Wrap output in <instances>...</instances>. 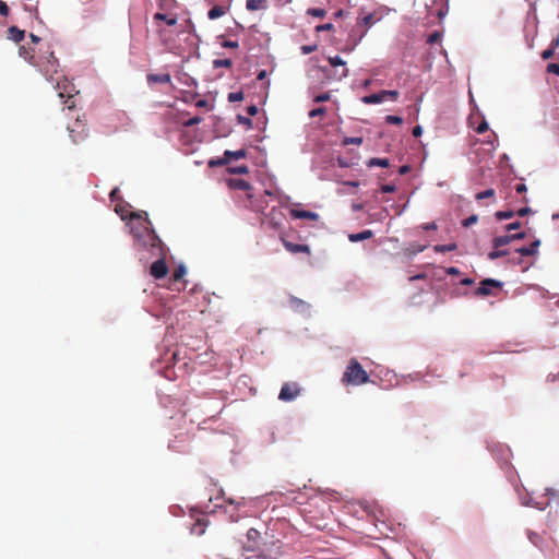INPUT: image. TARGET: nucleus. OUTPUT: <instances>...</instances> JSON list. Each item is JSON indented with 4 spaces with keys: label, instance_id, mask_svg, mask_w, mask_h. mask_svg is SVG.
Masks as SVG:
<instances>
[{
    "label": "nucleus",
    "instance_id": "obj_1",
    "mask_svg": "<svg viewBox=\"0 0 559 559\" xmlns=\"http://www.w3.org/2000/svg\"><path fill=\"white\" fill-rule=\"evenodd\" d=\"M151 222L148 221L147 213L142 211V242L150 245L153 250L157 252L155 254L160 255L158 260L152 263L150 273L156 280L163 278L168 273V266L164 260L165 248L159 237L150 229Z\"/></svg>",
    "mask_w": 559,
    "mask_h": 559
},
{
    "label": "nucleus",
    "instance_id": "obj_2",
    "mask_svg": "<svg viewBox=\"0 0 559 559\" xmlns=\"http://www.w3.org/2000/svg\"><path fill=\"white\" fill-rule=\"evenodd\" d=\"M20 55L28 59L48 81L56 82L57 86H59V80L62 78V74L59 71V60L55 57L53 51L48 49L45 55L35 57L33 55L29 56L24 47H20Z\"/></svg>",
    "mask_w": 559,
    "mask_h": 559
},
{
    "label": "nucleus",
    "instance_id": "obj_3",
    "mask_svg": "<svg viewBox=\"0 0 559 559\" xmlns=\"http://www.w3.org/2000/svg\"><path fill=\"white\" fill-rule=\"evenodd\" d=\"M115 212L121 217L122 221L130 218V222L127 223V227L136 241L140 238V233L138 231L136 226L140 221V214L133 212L132 206L123 201H119L115 204Z\"/></svg>",
    "mask_w": 559,
    "mask_h": 559
},
{
    "label": "nucleus",
    "instance_id": "obj_4",
    "mask_svg": "<svg viewBox=\"0 0 559 559\" xmlns=\"http://www.w3.org/2000/svg\"><path fill=\"white\" fill-rule=\"evenodd\" d=\"M342 381L347 384L360 385L369 381V376L356 359H352Z\"/></svg>",
    "mask_w": 559,
    "mask_h": 559
},
{
    "label": "nucleus",
    "instance_id": "obj_5",
    "mask_svg": "<svg viewBox=\"0 0 559 559\" xmlns=\"http://www.w3.org/2000/svg\"><path fill=\"white\" fill-rule=\"evenodd\" d=\"M300 393L299 385L297 383H285L278 394V400L283 402L294 401Z\"/></svg>",
    "mask_w": 559,
    "mask_h": 559
},
{
    "label": "nucleus",
    "instance_id": "obj_6",
    "mask_svg": "<svg viewBox=\"0 0 559 559\" xmlns=\"http://www.w3.org/2000/svg\"><path fill=\"white\" fill-rule=\"evenodd\" d=\"M501 286V282L493 278H486L480 283V286L476 290V295L488 296L492 293V288H500Z\"/></svg>",
    "mask_w": 559,
    "mask_h": 559
},
{
    "label": "nucleus",
    "instance_id": "obj_7",
    "mask_svg": "<svg viewBox=\"0 0 559 559\" xmlns=\"http://www.w3.org/2000/svg\"><path fill=\"white\" fill-rule=\"evenodd\" d=\"M245 156H246L245 150L225 151L224 158L222 160H218L217 164H226L230 159H240V158H243ZM210 165L211 166L216 165V162L212 160V162H210Z\"/></svg>",
    "mask_w": 559,
    "mask_h": 559
},
{
    "label": "nucleus",
    "instance_id": "obj_8",
    "mask_svg": "<svg viewBox=\"0 0 559 559\" xmlns=\"http://www.w3.org/2000/svg\"><path fill=\"white\" fill-rule=\"evenodd\" d=\"M289 305L296 312L302 314H309L310 312V305L299 298L290 297Z\"/></svg>",
    "mask_w": 559,
    "mask_h": 559
},
{
    "label": "nucleus",
    "instance_id": "obj_9",
    "mask_svg": "<svg viewBox=\"0 0 559 559\" xmlns=\"http://www.w3.org/2000/svg\"><path fill=\"white\" fill-rule=\"evenodd\" d=\"M290 215L294 218H298V219H311V221L319 219V214H317L316 212L305 211V210L292 209Z\"/></svg>",
    "mask_w": 559,
    "mask_h": 559
},
{
    "label": "nucleus",
    "instance_id": "obj_10",
    "mask_svg": "<svg viewBox=\"0 0 559 559\" xmlns=\"http://www.w3.org/2000/svg\"><path fill=\"white\" fill-rule=\"evenodd\" d=\"M539 246H540V240L536 239L528 247H521V248L515 249V253H518L520 255H524V257L534 255L538 252Z\"/></svg>",
    "mask_w": 559,
    "mask_h": 559
},
{
    "label": "nucleus",
    "instance_id": "obj_11",
    "mask_svg": "<svg viewBox=\"0 0 559 559\" xmlns=\"http://www.w3.org/2000/svg\"><path fill=\"white\" fill-rule=\"evenodd\" d=\"M519 498L521 500V503L525 507H532L536 508L540 511L545 510L548 506V503H542L533 498H530L527 496H522L521 492H519Z\"/></svg>",
    "mask_w": 559,
    "mask_h": 559
},
{
    "label": "nucleus",
    "instance_id": "obj_12",
    "mask_svg": "<svg viewBox=\"0 0 559 559\" xmlns=\"http://www.w3.org/2000/svg\"><path fill=\"white\" fill-rule=\"evenodd\" d=\"M361 102L364 104H367V105H374V104L383 103V102H385V98H384V95H383V91H381L379 93H374V94H370V95L364 96L361 98Z\"/></svg>",
    "mask_w": 559,
    "mask_h": 559
},
{
    "label": "nucleus",
    "instance_id": "obj_13",
    "mask_svg": "<svg viewBox=\"0 0 559 559\" xmlns=\"http://www.w3.org/2000/svg\"><path fill=\"white\" fill-rule=\"evenodd\" d=\"M25 32L20 29L16 26H10L8 28V38L13 40L14 43H20L24 39Z\"/></svg>",
    "mask_w": 559,
    "mask_h": 559
},
{
    "label": "nucleus",
    "instance_id": "obj_14",
    "mask_svg": "<svg viewBox=\"0 0 559 559\" xmlns=\"http://www.w3.org/2000/svg\"><path fill=\"white\" fill-rule=\"evenodd\" d=\"M147 82L150 84H167L170 82V75L168 73L148 74Z\"/></svg>",
    "mask_w": 559,
    "mask_h": 559
},
{
    "label": "nucleus",
    "instance_id": "obj_15",
    "mask_svg": "<svg viewBox=\"0 0 559 559\" xmlns=\"http://www.w3.org/2000/svg\"><path fill=\"white\" fill-rule=\"evenodd\" d=\"M283 245L292 253L310 252L309 247L307 245H297L287 240H283Z\"/></svg>",
    "mask_w": 559,
    "mask_h": 559
},
{
    "label": "nucleus",
    "instance_id": "obj_16",
    "mask_svg": "<svg viewBox=\"0 0 559 559\" xmlns=\"http://www.w3.org/2000/svg\"><path fill=\"white\" fill-rule=\"evenodd\" d=\"M382 19V16H376V12L373 13H368L364 16H359L358 17V23L360 25H365V26H372L373 24H376L377 22H379L380 20Z\"/></svg>",
    "mask_w": 559,
    "mask_h": 559
},
{
    "label": "nucleus",
    "instance_id": "obj_17",
    "mask_svg": "<svg viewBox=\"0 0 559 559\" xmlns=\"http://www.w3.org/2000/svg\"><path fill=\"white\" fill-rule=\"evenodd\" d=\"M76 123L79 124V127H81V122H80L79 119L76 120ZM68 130H69L70 136L72 138L74 143L80 142L81 140H83L87 135L84 124H82V129L80 131H78V132L74 129L70 128V127L68 128Z\"/></svg>",
    "mask_w": 559,
    "mask_h": 559
},
{
    "label": "nucleus",
    "instance_id": "obj_18",
    "mask_svg": "<svg viewBox=\"0 0 559 559\" xmlns=\"http://www.w3.org/2000/svg\"><path fill=\"white\" fill-rule=\"evenodd\" d=\"M510 242H512L511 235L497 236L492 239V247L498 249L509 245Z\"/></svg>",
    "mask_w": 559,
    "mask_h": 559
},
{
    "label": "nucleus",
    "instance_id": "obj_19",
    "mask_svg": "<svg viewBox=\"0 0 559 559\" xmlns=\"http://www.w3.org/2000/svg\"><path fill=\"white\" fill-rule=\"evenodd\" d=\"M372 237V231L369 229H366L364 231L357 233V234H349L348 239L352 242H358L365 239H369Z\"/></svg>",
    "mask_w": 559,
    "mask_h": 559
},
{
    "label": "nucleus",
    "instance_id": "obj_20",
    "mask_svg": "<svg viewBox=\"0 0 559 559\" xmlns=\"http://www.w3.org/2000/svg\"><path fill=\"white\" fill-rule=\"evenodd\" d=\"M225 14V9L223 7H219V5H215L213 7L209 12H207V17L210 20H216L221 16H223Z\"/></svg>",
    "mask_w": 559,
    "mask_h": 559
},
{
    "label": "nucleus",
    "instance_id": "obj_21",
    "mask_svg": "<svg viewBox=\"0 0 559 559\" xmlns=\"http://www.w3.org/2000/svg\"><path fill=\"white\" fill-rule=\"evenodd\" d=\"M186 440L183 438L176 437V440L169 441L168 448L173 451H181L185 448Z\"/></svg>",
    "mask_w": 559,
    "mask_h": 559
},
{
    "label": "nucleus",
    "instance_id": "obj_22",
    "mask_svg": "<svg viewBox=\"0 0 559 559\" xmlns=\"http://www.w3.org/2000/svg\"><path fill=\"white\" fill-rule=\"evenodd\" d=\"M508 254H509V251L507 249H500V248L495 249L493 248V250L488 253V259L493 261L501 257H506Z\"/></svg>",
    "mask_w": 559,
    "mask_h": 559
},
{
    "label": "nucleus",
    "instance_id": "obj_23",
    "mask_svg": "<svg viewBox=\"0 0 559 559\" xmlns=\"http://www.w3.org/2000/svg\"><path fill=\"white\" fill-rule=\"evenodd\" d=\"M369 167L373 166H380V167H388L390 165V162L388 158H371L369 159L368 164Z\"/></svg>",
    "mask_w": 559,
    "mask_h": 559
},
{
    "label": "nucleus",
    "instance_id": "obj_24",
    "mask_svg": "<svg viewBox=\"0 0 559 559\" xmlns=\"http://www.w3.org/2000/svg\"><path fill=\"white\" fill-rule=\"evenodd\" d=\"M187 274V267L183 263H180L173 274L174 281H180Z\"/></svg>",
    "mask_w": 559,
    "mask_h": 559
},
{
    "label": "nucleus",
    "instance_id": "obj_25",
    "mask_svg": "<svg viewBox=\"0 0 559 559\" xmlns=\"http://www.w3.org/2000/svg\"><path fill=\"white\" fill-rule=\"evenodd\" d=\"M455 249H456V245L454 242L448 243V245H436L433 247V250L436 252H439V253H443V252H448V251H453Z\"/></svg>",
    "mask_w": 559,
    "mask_h": 559
},
{
    "label": "nucleus",
    "instance_id": "obj_26",
    "mask_svg": "<svg viewBox=\"0 0 559 559\" xmlns=\"http://www.w3.org/2000/svg\"><path fill=\"white\" fill-rule=\"evenodd\" d=\"M260 538V532L255 528H250L247 532V539L249 543H252L253 545L258 543V539Z\"/></svg>",
    "mask_w": 559,
    "mask_h": 559
},
{
    "label": "nucleus",
    "instance_id": "obj_27",
    "mask_svg": "<svg viewBox=\"0 0 559 559\" xmlns=\"http://www.w3.org/2000/svg\"><path fill=\"white\" fill-rule=\"evenodd\" d=\"M154 19L155 20H160V21H164L166 22L169 26H173L177 23V19L176 17H168L166 14L164 13H156L154 15Z\"/></svg>",
    "mask_w": 559,
    "mask_h": 559
},
{
    "label": "nucleus",
    "instance_id": "obj_28",
    "mask_svg": "<svg viewBox=\"0 0 559 559\" xmlns=\"http://www.w3.org/2000/svg\"><path fill=\"white\" fill-rule=\"evenodd\" d=\"M205 532V523L202 521H198L191 528V533L197 535H203Z\"/></svg>",
    "mask_w": 559,
    "mask_h": 559
},
{
    "label": "nucleus",
    "instance_id": "obj_29",
    "mask_svg": "<svg viewBox=\"0 0 559 559\" xmlns=\"http://www.w3.org/2000/svg\"><path fill=\"white\" fill-rule=\"evenodd\" d=\"M233 61L230 59H216L213 61L214 68H230Z\"/></svg>",
    "mask_w": 559,
    "mask_h": 559
},
{
    "label": "nucleus",
    "instance_id": "obj_30",
    "mask_svg": "<svg viewBox=\"0 0 559 559\" xmlns=\"http://www.w3.org/2000/svg\"><path fill=\"white\" fill-rule=\"evenodd\" d=\"M226 502L229 506H234L235 509L239 510L241 507H243L246 504V499L245 498H240V499L228 498V499H226Z\"/></svg>",
    "mask_w": 559,
    "mask_h": 559
},
{
    "label": "nucleus",
    "instance_id": "obj_31",
    "mask_svg": "<svg viewBox=\"0 0 559 559\" xmlns=\"http://www.w3.org/2000/svg\"><path fill=\"white\" fill-rule=\"evenodd\" d=\"M514 214L515 213L513 211H499L496 213V217L499 221H504V219L512 218L514 216Z\"/></svg>",
    "mask_w": 559,
    "mask_h": 559
},
{
    "label": "nucleus",
    "instance_id": "obj_32",
    "mask_svg": "<svg viewBox=\"0 0 559 559\" xmlns=\"http://www.w3.org/2000/svg\"><path fill=\"white\" fill-rule=\"evenodd\" d=\"M329 63L332 67H338V66L345 67V64H346V62L340 56L329 57Z\"/></svg>",
    "mask_w": 559,
    "mask_h": 559
},
{
    "label": "nucleus",
    "instance_id": "obj_33",
    "mask_svg": "<svg viewBox=\"0 0 559 559\" xmlns=\"http://www.w3.org/2000/svg\"><path fill=\"white\" fill-rule=\"evenodd\" d=\"M307 13L314 17H323L325 15V10L320 8H310L308 9Z\"/></svg>",
    "mask_w": 559,
    "mask_h": 559
},
{
    "label": "nucleus",
    "instance_id": "obj_34",
    "mask_svg": "<svg viewBox=\"0 0 559 559\" xmlns=\"http://www.w3.org/2000/svg\"><path fill=\"white\" fill-rule=\"evenodd\" d=\"M495 195V190L493 189H487L485 191H481L479 193L476 194V200H483V199H487V198H492Z\"/></svg>",
    "mask_w": 559,
    "mask_h": 559
},
{
    "label": "nucleus",
    "instance_id": "obj_35",
    "mask_svg": "<svg viewBox=\"0 0 559 559\" xmlns=\"http://www.w3.org/2000/svg\"><path fill=\"white\" fill-rule=\"evenodd\" d=\"M243 99V94L241 92H233L228 94V100L230 103L240 102Z\"/></svg>",
    "mask_w": 559,
    "mask_h": 559
},
{
    "label": "nucleus",
    "instance_id": "obj_36",
    "mask_svg": "<svg viewBox=\"0 0 559 559\" xmlns=\"http://www.w3.org/2000/svg\"><path fill=\"white\" fill-rule=\"evenodd\" d=\"M385 121L390 124H401L403 119L400 116L389 115L385 117Z\"/></svg>",
    "mask_w": 559,
    "mask_h": 559
},
{
    "label": "nucleus",
    "instance_id": "obj_37",
    "mask_svg": "<svg viewBox=\"0 0 559 559\" xmlns=\"http://www.w3.org/2000/svg\"><path fill=\"white\" fill-rule=\"evenodd\" d=\"M326 109L325 107H318L309 111V117L314 118L318 116H323L325 114Z\"/></svg>",
    "mask_w": 559,
    "mask_h": 559
},
{
    "label": "nucleus",
    "instance_id": "obj_38",
    "mask_svg": "<svg viewBox=\"0 0 559 559\" xmlns=\"http://www.w3.org/2000/svg\"><path fill=\"white\" fill-rule=\"evenodd\" d=\"M201 121H202V118L199 117V116H195V117H192L189 120L185 121L183 126L189 128V127H193L195 124H199Z\"/></svg>",
    "mask_w": 559,
    "mask_h": 559
},
{
    "label": "nucleus",
    "instance_id": "obj_39",
    "mask_svg": "<svg viewBox=\"0 0 559 559\" xmlns=\"http://www.w3.org/2000/svg\"><path fill=\"white\" fill-rule=\"evenodd\" d=\"M426 249V246H421V245H417V243H412L411 245V248H409V251L412 254H417L419 252H423L424 250Z\"/></svg>",
    "mask_w": 559,
    "mask_h": 559
},
{
    "label": "nucleus",
    "instance_id": "obj_40",
    "mask_svg": "<svg viewBox=\"0 0 559 559\" xmlns=\"http://www.w3.org/2000/svg\"><path fill=\"white\" fill-rule=\"evenodd\" d=\"M383 95H384L385 100H388V99L395 100L399 97V92L383 90Z\"/></svg>",
    "mask_w": 559,
    "mask_h": 559
},
{
    "label": "nucleus",
    "instance_id": "obj_41",
    "mask_svg": "<svg viewBox=\"0 0 559 559\" xmlns=\"http://www.w3.org/2000/svg\"><path fill=\"white\" fill-rule=\"evenodd\" d=\"M477 221H478L477 215H471L469 217H467L463 221V226L469 227V226L474 225Z\"/></svg>",
    "mask_w": 559,
    "mask_h": 559
},
{
    "label": "nucleus",
    "instance_id": "obj_42",
    "mask_svg": "<svg viewBox=\"0 0 559 559\" xmlns=\"http://www.w3.org/2000/svg\"><path fill=\"white\" fill-rule=\"evenodd\" d=\"M330 97H331L330 93L319 94V95L314 96L313 102L314 103H323V102L329 100Z\"/></svg>",
    "mask_w": 559,
    "mask_h": 559
},
{
    "label": "nucleus",
    "instance_id": "obj_43",
    "mask_svg": "<svg viewBox=\"0 0 559 559\" xmlns=\"http://www.w3.org/2000/svg\"><path fill=\"white\" fill-rule=\"evenodd\" d=\"M224 511H225V513H227V514H228V516H229V521H230V522H233V523L238 522V521L240 520V518H241V515H240V514H238V513L229 512V511L227 510V508H225V509H224Z\"/></svg>",
    "mask_w": 559,
    "mask_h": 559
},
{
    "label": "nucleus",
    "instance_id": "obj_44",
    "mask_svg": "<svg viewBox=\"0 0 559 559\" xmlns=\"http://www.w3.org/2000/svg\"><path fill=\"white\" fill-rule=\"evenodd\" d=\"M440 38H441L440 33H439V32H433V33H431V34L428 36L427 41H428L429 44H433V43L439 41V40H440Z\"/></svg>",
    "mask_w": 559,
    "mask_h": 559
},
{
    "label": "nucleus",
    "instance_id": "obj_45",
    "mask_svg": "<svg viewBox=\"0 0 559 559\" xmlns=\"http://www.w3.org/2000/svg\"><path fill=\"white\" fill-rule=\"evenodd\" d=\"M230 173L231 174H239V175L240 174H246V173H248V168H247V166L241 165V166H237V167L230 168Z\"/></svg>",
    "mask_w": 559,
    "mask_h": 559
},
{
    "label": "nucleus",
    "instance_id": "obj_46",
    "mask_svg": "<svg viewBox=\"0 0 559 559\" xmlns=\"http://www.w3.org/2000/svg\"><path fill=\"white\" fill-rule=\"evenodd\" d=\"M547 71L549 73H554V74L559 75V63H549L547 66Z\"/></svg>",
    "mask_w": 559,
    "mask_h": 559
},
{
    "label": "nucleus",
    "instance_id": "obj_47",
    "mask_svg": "<svg viewBox=\"0 0 559 559\" xmlns=\"http://www.w3.org/2000/svg\"><path fill=\"white\" fill-rule=\"evenodd\" d=\"M9 14V7L2 0H0V15L7 16Z\"/></svg>",
    "mask_w": 559,
    "mask_h": 559
},
{
    "label": "nucleus",
    "instance_id": "obj_48",
    "mask_svg": "<svg viewBox=\"0 0 559 559\" xmlns=\"http://www.w3.org/2000/svg\"><path fill=\"white\" fill-rule=\"evenodd\" d=\"M489 128V124L486 120H484L477 128H476V132L477 133H484L488 130Z\"/></svg>",
    "mask_w": 559,
    "mask_h": 559
},
{
    "label": "nucleus",
    "instance_id": "obj_49",
    "mask_svg": "<svg viewBox=\"0 0 559 559\" xmlns=\"http://www.w3.org/2000/svg\"><path fill=\"white\" fill-rule=\"evenodd\" d=\"M237 119H238L239 123H241V124H246V126H248L249 128H251V126H252V121H251V119H250V118H247V117H243V116H238V117H237Z\"/></svg>",
    "mask_w": 559,
    "mask_h": 559
},
{
    "label": "nucleus",
    "instance_id": "obj_50",
    "mask_svg": "<svg viewBox=\"0 0 559 559\" xmlns=\"http://www.w3.org/2000/svg\"><path fill=\"white\" fill-rule=\"evenodd\" d=\"M333 28V24L331 23H326V24H322V25H318L316 27L317 32H326V31H330Z\"/></svg>",
    "mask_w": 559,
    "mask_h": 559
},
{
    "label": "nucleus",
    "instance_id": "obj_51",
    "mask_svg": "<svg viewBox=\"0 0 559 559\" xmlns=\"http://www.w3.org/2000/svg\"><path fill=\"white\" fill-rule=\"evenodd\" d=\"M362 143V139L361 138H347L345 139V144H356V145H359Z\"/></svg>",
    "mask_w": 559,
    "mask_h": 559
},
{
    "label": "nucleus",
    "instance_id": "obj_52",
    "mask_svg": "<svg viewBox=\"0 0 559 559\" xmlns=\"http://www.w3.org/2000/svg\"><path fill=\"white\" fill-rule=\"evenodd\" d=\"M239 45H238V41L236 40H225L223 43V47L225 48H237Z\"/></svg>",
    "mask_w": 559,
    "mask_h": 559
},
{
    "label": "nucleus",
    "instance_id": "obj_53",
    "mask_svg": "<svg viewBox=\"0 0 559 559\" xmlns=\"http://www.w3.org/2000/svg\"><path fill=\"white\" fill-rule=\"evenodd\" d=\"M381 191L384 193H391V192L395 191V186L394 185H383L381 187Z\"/></svg>",
    "mask_w": 559,
    "mask_h": 559
},
{
    "label": "nucleus",
    "instance_id": "obj_54",
    "mask_svg": "<svg viewBox=\"0 0 559 559\" xmlns=\"http://www.w3.org/2000/svg\"><path fill=\"white\" fill-rule=\"evenodd\" d=\"M118 193H119V189H118V188H115V189L110 192L109 197H110L111 202H116V203H117V202H119V201H120V200L118 199Z\"/></svg>",
    "mask_w": 559,
    "mask_h": 559
},
{
    "label": "nucleus",
    "instance_id": "obj_55",
    "mask_svg": "<svg viewBox=\"0 0 559 559\" xmlns=\"http://www.w3.org/2000/svg\"><path fill=\"white\" fill-rule=\"evenodd\" d=\"M554 55V50L551 48H548L542 52V58L544 60L550 59Z\"/></svg>",
    "mask_w": 559,
    "mask_h": 559
},
{
    "label": "nucleus",
    "instance_id": "obj_56",
    "mask_svg": "<svg viewBox=\"0 0 559 559\" xmlns=\"http://www.w3.org/2000/svg\"><path fill=\"white\" fill-rule=\"evenodd\" d=\"M520 226H521V223H520V222H513V223L508 224V225L506 226V229H507L508 231H511V230H515V229L520 228Z\"/></svg>",
    "mask_w": 559,
    "mask_h": 559
},
{
    "label": "nucleus",
    "instance_id": "obj_57",
    "mask_svg": "<svg viewBox=\"0 0 559 559\" xmlns=\"http://www.w3.org/2000/svg\"><path fill=\"white\" fill-rule=\"evenodd\" d=\"M528 539H530L534 545H537L538 539H539V536H538V534H536V533H534V532H528Z\"/></svg>",
    "mask_w": 559,
    "mask_h": 559
},
{
    "label": "nucleus",
    "instance_id": "obj_58",
    "mask_svg": "<svg viewBox=\"0 0 559 559\" xmlns=\"http://www.w3.org/2000/svg\"><path fill=\"white\" fill-rule=\"evenodd\" d=\"M531 212H532L531 207L525 206V207L520 209V210L516 212V214H518L519 216L523 217V216L527 215V214H528V213H531Z\"/></svg>",
    "mask_w": 559,
    "mask_h": 559
},
{
    "label": "nucleus",
    "instance_id": "obj_59",
    "mask_svg": "<svg viewBox=\"0 0 559 559\" xmlns=\"http://www.w3.org/2000/svg\"><path fill=\"white\" fill-rule=\"evenodd\" d=\"M236 187L239 189H242V190H247V189H249V183L243 180H237Z\"/></svg>",
    "mask_w": 559,
    "mask_h": 559
},
{
    "label": "nucleus",
    "instance_id": "obj_60",
    "mask_svg": "<svg viewBox=\"0 0 559 559\" xmlns=\"http://www.w3.org/2000/svg\"><path fill=\"white\" fill-rule=\"evenodd\" d=\"M515 191L518 193H524V192L527 191V187H526L525 183H519V185L515 186Z\"/></svg>",
    "mask_w": 559,
    "mask_h": 559
},
{
    "label": "nucleus",
    "instance_id": "obj_61",
    "mask_svg": "<svg viewBox=\"0 0 559 559\" xmlns=\"http://www.w3.org/2000/svg\"><path fill=\"white\" fill-rule=\"evenodd\" d=\"M316 49V46H302L301 51L304 55H309Z\"/></svg>",
    "mask_w": 559,
    "mask_h": 559
},
{
    "label": "nucleus",
    "instance_id": "obj_62",
    "mask_svg": "<svg viewBox=\"0 0 559 559\" xmlns=\"http://www.w3.org/2000/svg\"><path fill=\"white\" fill-rule=\"evenodd\" d=\"M421 134H423V128H421V126H416V127H414V129H413V135H414L415 138H418V136H420Z\"/></svg>",
    "mask_w": 559,
    "mask_h": 559
},
{
    "label": "nucleus",
    "instance_id": "obj_63",
    "mask_svg": "<svg viewBox=\"0 0 559 559\" xmlns=\"http://www.w3.org/2000/svg\"><path fill=\"white\" fill-rule=\"evenodd\" d=\"M409 171H411V166L409 165H403L399 169V174L400 175H406Z\"/></svg>",
    "mask_w": 559,
    "mask_h": 559
},
{
    "label": "nucleus",
    "instance_id": "obj_64",
    "mask_svg": "<svg viewBox=\"0 0 559 559\" xmlns=\"http://www.w3.org/2000/svg\"><path fill=\"white\" fill-rule=\"evenodd\" d=\"M247 112L250 116H254L258 112V107L255 105H251L247 108Z\"/></svg>",
    "mask_w": 559,
    "mask_h": 559
}]
</instances>
